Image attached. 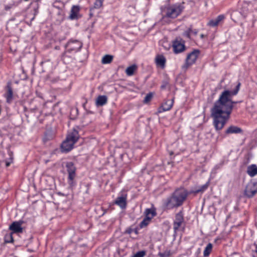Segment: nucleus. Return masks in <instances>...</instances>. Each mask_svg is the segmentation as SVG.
<instances>
[{
	"label": "nucleus",
	"instance_id": "nucleus-32",
	"mask_svg": "<svg viewBox=\"0 0 257 257\" xmlns=\"http://www.w3.org/2000/svg\"><path fill=\"white\" fill-rule=\"evenodd\" d=\"M191 33H193L194 35H196L197 33V31L196 30L194 31L192 30Z\"/></svg>",
	"mask_w": 257,
	"mask_h": 257
},
{
	"label": "nucleus",
	"instance_id": "nucleus-24",
	"mask_svg": "<svg viewBox=\"0 0 257 257\" xmlns=\"http://www.w3.org/2000/svg\"><path fill=\"white\" fill-rule=\"evenodd\" d=\"M171 255L170 250H166L163 252H159L158 255L160 257H169Z\"/></svg>",
	"mask_w": 257,
	"mask_h": 257
},
{
	"label": "nucleus",
	"instance_id": "nucleus-19",
	"mask_svg": "<svg viewBox=\"0 0 257 257\" xmlns=\"http://www.w3.org/2000/svg\"><path fill=\"white\" fill-rule=\"evenodd\" d=\"M107 101V97L105 95H100L98 96L96 100V105L97 106H102L105 104Z\"/></svg>",
	"mask_w": 257,
	"mask_h": 257
},
{
	"label": "nucleus",
	"instance_id": "nucleus-12",
	"mask_svg": "<svg viewBox=\"0 0 257 257\" xmlns=\"http://www.w3.org/2000/svg\"><path fill=\"white\" fill-rule=\"evenodd\" d=\"M4 97L6 98L7 103H11L12 102L13 99V91L10 84H8L7 86Z\"/></svg>",
	"mask_w": 257,
	"mask_h": 257
},
{
	"label": "nucleus",
	"instance_id": "nucleus-26",
	"mask_svg": "<svg viewBox=\"0 0 257 257\" xmlns=\"http://www.w3.org/2000/svg\"><path fill=\"white\" fill-rule=\"evenodd\" d=\"M146 254V252L145 250H141L137 252L132 257H144Z\"/></svg>",
	"mask_w": 257,
	"mask_h": 257
},
{
	"label": "nucleus",
	"instance_id": "nucleus-36",
	"mask_svg": "<svg viewBox=\"0 0 257 257\" xmlns=\"http://www.w3.org/2000/svg\"><path fill=\"white\" fill-rule=\"evenodd\" d=\"M26 1H28V0H25Z\"/></svg>",
	"mask_w": 257,
	"mask_h": 257
},
{
	"label": "nucleus",
	"instance_id": "nucleus-15",
	"mask_svg": "<svg viewBox=\"0 0 257 257\" xmlns=\"http://www.w3.org/2000/svg\"><path fill=\"white\" fill-rule=\"evenodd\" d=\"M80 7L78 6H73L71 8L69 18L71 20H75L78 18Z\"/></svg>",
	"mask_w": 257,
	"mask_h": 257
},
{
	"label": "nucleus",
	"instance_id": "nucleus-2",
	"mask_svg": "<svg viewBox=\"0 0 257 257\" xmlns=\"http://www.w3.org/2000/svg\"><path fill=\"white\" fill-rule=\"evenodd\" d=\"M188 195L187 191L184 188L175 190L171 196L164 201V206L167 209H172L181 205Z\"/></svg>",
	"mask_w": 257,
	"mask_h": 257
},
{
	"label": "nucleus",
	"instance_id": "nucleus-10",
	"mask_svg": "<svg viewBox=\"0 0 257 257\" xmlns=\"http://www.w3.org/2000/svg\"><path fill=\"white\" fill-rule=\"evenodd\" d=\"M145 212L146 217L141 222L140 224V226L142 228L146 226L149 223L151 219L155 214V212L151 209H146Z\"/></svg>",
	"mask_w": 257,
	"mask_h": 257
},
{
	"label": "nucleus",
	"instance_id": "nucleus-14",
	"mask_svg": "<svg viewBox=\"0 0 257 257\" xmlns=\"http://www.w3.org/2000/svg\"><path fill=\"white\" fill-rule=\"evenodd\" d=\"M173 102L172 100H168L164 102L158 109V112L161 113L162 112L169 110L172 107Z\"/></svg>",
	"mask_w": 257,
	"mask_h": 257
},
{
	"label": "nucleus",
	"instance_id": "nucleus-20",
	"mask_svg": "<svg viewBox=\"0 0 257 257\" xmlns=\"http://www.w3.org/2000/svg\"><path fill=\"white\" fill-rule=\"evenodd\" d=\"M242 132L241 129L237 126L231 125L226 130V134H238Z\"/></svg>",
	"mask_w": 257,
	"mask_h": 257
},
{
	"label": "nucleus",
	"instance_id": "nucleus-29",
	"mask_svg": "<svg viewBox=\"0 0 257 257\" xmlns=\"http://www.w3.org/2000/svg\"><path fill=\"white\" fill-rule=\"evenodd\" d=\"M192 30L190 28L187 31H185L184 33V35L186 37L190 38V34L191 33Z\"/></svg>",
	"mask_w": 257,
	"mask_h": 257
},
{
	"label": "nucleus",
	"instance_id": "nucleus-21",
	"mask_svg": "<svg viewBox=\"0 0 257 257\" xmlns=\"http://www.w3.org/2000/svg\"><path fill=\"white\" fill-rule=\"evenodd\" d=\"M137 66L136 65H132L128 67L125 70V73L128 76H132L134 74L135 70H136Z\"/></svg>",
	"mask_w": 257,
	"mask_h": 257
},
{
	"label": "nucleus",
	"instance_id": "nucleus-8",
	"mask_svg": "<svg viewBox=\"0 0 257 257\" xmlns=\"http://www.w3.org/2000/svg\"><path fill=\"white\" fill-rule=\"evenodd\" d=\"M173 49L176 54L181 53L185 51V42L181 38H177L173 43Z\"/></svg>",
	"mask_w": 257,
	"mask_h": 257
},
{
	"label": "nucleus",
	"instance_id": "nucleus-13",
	"mask_svg": "<svg viewBox=\"0 0 257 257\" xmlns=\"http://www.w3.org/2000/svg\"><path fill=\"white\" fill-rule=\"evenodd\" d=\"M126 194H122L118 196L115 200V204L119 206L121 208H124L126 205Z\"/></svg>",
	"mask_w": 257,
	"mask_h": 257
},
{
	"label": "nucleus",
	"instance_id": "nucleus-5",
	"mask_svg": "<svg viewBox=\"0 0 257 257\" xmlns=\"http://www.w3.org/2000/svg\"><path fill=\"white\" fill-rule=\"evenodd\" d=\"M9 229L12 232L6 236V241L7 242H13L14 241L12 236L13 233H21L23 231L22 222L20 221H15L13 222L10 226Z\"/></svg>",
	"mask_w": 257,
	"mask_h": 257
},
{
	"label": "nucleus",
	"instance_id": "nucleus-22",
	"mask_svg": "<svg viewBox=\"0 0 257 257\" xmlns=\"http://www.w3.org/2000/svg\"><path fill=\"white\" fill-rule=\"evenodd\" d=\"M113 60V56L110 55H105L101 60V63L103 64H109Z\"/></svg>",
	"mask_w": 257,
	"mask_h": 257
},
{
	"label": "nucleus",
	"instance_id": "nucleus-27",
	"mask_svg": "<svg viewBox=\"0 0 257 257\" xmlns=\"http://www.w3.org/2000/svg\"><path fill=\"white\" fill-rule=\"evenodd\" d=\"M152 97L153 94L152 93L147 94L144 98V102L145 103L149 102L152 99Z\"/></svg>",
	"mask_w": 257,
	"mask_h": 257
},
{
	"label": "nucleus",
	"instance_id": "nucleus-33",
	"mask_svg": "<svg viewBox=\"0 0 257 257\" xmlns=\"http://www.w3.org/2000/svg\"><path fill=\"white\" fill-rule=\"evenodd\" d=\"M200 37H201V38H203L204 37V35L203 34H201V35H200Z\"/></svg>",
	"mask_w": 257,
	"mask_h": 257
},
{
	"label": "nucleus",
	"instance_id": "nucleus-34",
	"mask_svg": "<svg viewBox=\"0 0 257 257\" xmlns=\"http://www.w3.org/2000/svg\"><path fill=\"white\" fill-rule=\"evenodd\" d=\"M255 251L257 253V245L255 247Z\"/></svg>",
	"mask_w": 257,
	"mask_h": 257
},
{
	"label": "nucleus",
	"instance_id": "nucleus-23",
	"mask_svg": "<svg viewBox=\"0 0 257 257\" xmlns=\"http://www.w3.org/2000/svg\"><path fill=\"white\" fill-rule=\"evenodd\" d=\"M212 244L211 243H209L203 251L204 256L205 257L208 256L212 251Z\"/></svg>",
	"mask_w": 257,
	"mask_h": 257
},
{
	"label": "nucleus",
	"instance_id": "nucleus-7",
	"mask_svg": "<svg viewBox=\"0 0 257 257\" xmlns=\"http://www.w3.org/2000/svg\"><path fill=\"white\" fill-rule=\"evenodd\" d=\"M66 168L68 173V182L72 186L73 185V180L76 177V168L72 162L67 163Z\"/></svg>",
	"mask_w": 257,
	"mask_h": 257
},
{
	"label": "nucleus",
	"instance_id": "nucleus-16",
	"mask_svg": "<svg viewBox=\"0 0 257 257\" xmlns=\"http://www.w3.org/2000/svg\"><path fill=\"white\" fill-rule=\"evenodd\" d=\"M156 65L161 68H164L165 65L166 59L163 55H158L155 58Z\"/></svg>",
	"mask_w": 257,
	"mask_h": 257
},
{
	"label": "nucleus",
	"instance_id": "nucleus-1",
	"mask_svg": "<svg viewBox=\"0 0 257 257\" xmlns=\"http://www.w3.org/2000/svg\"><path fill=\"white\" fill-rule=\"evenodd\" d=\"M240 86L239 82L233 91L225 90L222 92L219 99L216 101L211 110V115L213 118V124L216 131L223 128L230 117L233 104L231 98L237 94Z\"/></svg>",
	"mask_w": 257,
	"mask_h": 257
},
{
	"label": "nucleus",
	"instance_id": "nucleus-35",
	"mask_svg": "<svg viewBox=\"0 0 257 257\" xmlns=\"http://www.w3.org/2000/svg\"><path fill=\"white\" fill-rule=\"evenodd\" d=\"M165 85H162L161 86V88H165Z\"/></svg>",
	"mask_w": 257,
	"mask_h": 257
},
{
	"label": "nucleus",
	"instance_id": "nucleus-31",
	"mask_svg": "<svg viewBox=\"0 0 257 257\" xmlns=\"http://www.w3.org/2000/svg\"><path fill=\"white\" fill-rule=\"evenodd\" d=\"M72 43H77L79 45V48L81 47V44L78 41H73L69 43V45H71Z\"/></svg>",
	"mask_w": 257,
	"mask_h": 257
},
{
	"label": "nucleus",
	"instance_id": "nucleus-6",
	"mask_svg": "<svg viewBox=\"0 0 257 257\" xmlns=\"http://www.w3.org/2000/svg\"><path fill=\"white\" fill-rule=\"evenodd\" d=\"M200 51L198 50H194L191 53L187 55L186 59V62L184 67L187 68L193 64L195 63L199 54Z\"/></svg>",
	"mask_w": 257,
	"mask_h": 257
},
{
	"label": "nucleus",
	"instance_id": "nucleus-28",
	"mask_svg": "<svg viewBox=\"0 0 257 257\" xmlns=\"http://www.w3.org/2000/svg\"><path fill=\"white\" fill-rule=\"evenodd\" d=\"M207 187H208V185L207 184L203 185L201 186L199 189L196 190L194 192L195 193H198L200 192H203L207 188Z\"/></svg>",
	"mask_w": 257,
	"mask_h": 257
},
{
	"label": "nucleus",
	"instance_id": "nucleus-4",
	"mask_svg": "<svg viewBox=\"0 0 257 257\" xmlns=\"http://www.w3.org/2000/svg\"><path fill=\"white\" fill-rule=\"evenodd\" d=\"M184 9L183 5L180 4H176L167 7L165 11V17L175 19L179 16Z\"/></svg>",
	"mask_w": 257,
	"mask_h": 257
},
{
	"label": "nucleus",
	"instance_id": "nucleus-25",
	"mask_svg": "<svg viewBox=\"0 0 257 257\" xmlns=\"http://www.w3.org/2000/svg\"><path fill=\"white\" fill-rule=\"evenodd\" d=\"M104 0H96L94 4V8L95 9H99L102 6Z\"/></svg>",
	"mask_w": 257,
	"mask_h": 257
},
{
	"label": "nucleus",
	"instance_id": "nucleus-9",
	"mask_svg": "<svg viewBox=\"0 0 257 257\" xmlns=\"http://www.w3.org/2000/svg\"><path fill=\"white\" fill-rule=\"evenodd\" d=\"M256 192L257 184L253 182L248 183L244 190V195L247 197H252Z\"/></svg>",
	"mask_w": 257,
	"mask_h": 257
},
{
	"label": "nucleus",
	"instance_id": "nucleus-17",
	"mask_svg": "<svg viewBox=\"0 0 257 257\" xmlns=\"http://www.w3.org/2000/svg\"><path fill=\"white\" fill-rule=\"evenodd\" d=\"M224 18V17L223 15H219L216 19L209 21L207 25L211 27L217 26L219 24V22L223 20Z\"/></svg>",
	"mask_w": 257,
	"mask_h": 257
},
{
	"label": "nucleus",
	"instance_id": "nucleus-30",
	"mask_svg": "<svg viewBox=\"0 0 257 257\" xmlns=\"http://www.w3.org/2000/svg\"><path fill=\"white\" fill-rule=\"evenodd\" d=\"M13 162V158L11 157L9 161H6V165L7 167H9Z\"/></svg>",
	"mask_w": 257,
	"mask_h": 257
},
{
	"label": "nucleus",
	"instance_id": "nucleus-11",
	"mask_svg": "<svg viewBox=\"0 0 257 257\" xmlns=\"http://www.w3.org/2000/svg\"><path fill=\"white\" fill-rule=\"evenodd\" d=\"M183 221V216L181 212L177 213L176 215L175 220L173 224V228L175 232H176L181 226Z\"/></svg>",
	"mask_w": 257,
	"mask_h": 257
},
{
	"label": "nucleus",
	"instance_id": "nucleus-18",
	"mask_svg": "<svg viewBox=\"0 0 257 257\" xmlns=\"http://www.w3.org/2000/svg\"><path fill=\"white\" fill-rule=\"evenodd\" d=\"M247 173L250 177H253L257 175V166L255 165L249 166L247 169Z\"/></svg>",
	"mask_w": 257,
	"mask_h": 257
},
{
	"label": "nucleus",
	"instance_id": "nucleus-3",
	"mask_svg": "<svg viewBox=\"0 0 257 257\" xmlns=\"http://www.w3.org/2000/svg\"><path fill=\"white\" fill-rule=\"evenodd\" d=\"M79 136L76 128H73L70 131L66 140L62 143L61 150L62 152H68L71 150L74 145L77 142Z\"/></svg>",
	"mask_w": 257,
	"mask_h": 257
}]
</instances>
